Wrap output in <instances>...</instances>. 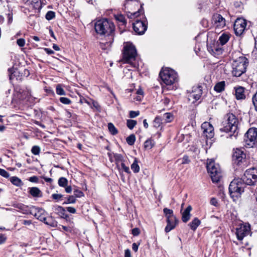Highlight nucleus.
Wrapping results in <instances>:
<instances>
[{
    "label": "nucleus",
    "instance_id": "338daca9",
    "mask_svg": "<svg viewBox=\"0 0 257 257\" xmlns=\"http://www.w3.org/2000/svg\"><path fill=\"white\" fill-rule=\"evenodd\" d=\"M143 94H144L143 90L141 88L139 89L137 91V95H141L143 96Z\"/></svg>",
    "mask_w": 257,
    "mask_h": 257
},
{
    "label": "nucleus",
    "instance_id": "052dcab7",
    "mask_svg": "<svg viewBox=\"0 0 257 257\" xmlns=\"http://www.w3.org/2000/svg\"><path fill=\"white\" fill-rule=\"evenodd\" d=\"M44 50L47 54H49V55L54 53V52L52 50H51V49H49V48H45Z\"/></svg>",
    "mask_w": 257,
    "mask_h": 257
},
{
    "label": "nucleus",
    "instance_id": "37998d69",
    "mask_svg": "<svg viewBox=\"0 0 257 257\" xmlns=\"http://www.w3.org/2000/svg\"><path fill=\"white\" fill-rule=\"evenodd\" d=\"M55 17V12L50 11L46 14L45 18L47 20H51Z\"/></svg>",
    "mask_w": 257,
    "mask_h": 257
},
{
    "label": "nucleus",
    "instance_id": "4468645a",
    "mask_svg": "<svg viewBox=\"0 0 257 257\" xmlns=\"http://www.w3.org/2000/svg\"><path fill=\"white\" fill-rule=\"evenodd\" d=\"M133 29L136 33L138 35L144 34L147 29L146 20H141L137 18L133 23Z\"/></svg>",
    "mask_w": 257,
    "mask_h": 257
},
{
    "label": "nucleus",
    "instance_id": "a19ab883",
    "mask_svg": "<svg viewBox=\"0 0 257 257\" xmlns=\"http://www.w3.org/2000/svg\"><path fill=\"white\" fill-rule=\"evenodd\" d=\"M54 210L56 213H60L61 214H64L65 212L64 208L60 206H54Z\"/></svg>",
    "mask_w": 257,
    "mask_h": 257
},
{
    "label": "nucleus",
    "instance_id": "603ef678",
    "mask_svg": "<svg viewBox=\"0 0 257 257\" xmlns=\"http://www.w3.org/2000/svg\"><path fill=\"white\" fill-rule=\"evenodd\" d=\"M140 114V111H130V117L131 118H135L136 117H137V116H138Z\"/></svg>",
    "mask_w": 257,
    "mask_h": 257
},
{
    "label": "nucleus",
    "instance_id": "f8f14e48",
    "mask_svg": "<svg viewBox=\"0 0 257 257\" xmlns=\"http://www.w3.org/2000/svg\"><path fill=\"white\" fill-rule=\"evenodd\" d=\"M45 214L46 212L44 209L36 207L34 206H33L31 214L34 215L37 219L44 222L45 224L52 226L53 225L51 223L47 221Z\"/></svg>",
    "mask_w": 257,
    "mask_h": 257
},
{
    "label": "nucleus",
    "instance_id": "c756f323",
    "mask_svg": "<svg viewBox=\"0 0 257 257\" xmlns=\"http://www.w3.org/2000/svg\"><path fill=\"white\" fill-rule=\"evenodd\" d=\"M10 181L13 184L17 186H21L23 185L21 180L16 176L12 177L10 178Z\"/></svg>",
    "mask_w": 257,
    "mask_h": 257
},
{
    "label": "nucleus",
    "instance_id": "9b49d317",
    "mask_svg": "<svg viewBox=\"0 0 257 257\" xmlns=\"http://www.w3.org/2000/svg\"><path fill=\"white\" fill-rule=\"evenodd\" d=\"M250 233V226L248 223L241 224L236 229L235 234L239 240H242L245 236Z\"/></svg>",
    "mask_w": 257,
    "mask_h": 257
},
{
    "label": "nucleus",
    "instance_id": "f3484780",
    "mask_svg": "<svg viewBox=\"0 0 257 257\" xmlns=\"http://www.w3.org/2000/svg\"><path fill=\"white\" fill-rule=\"evenodd\" d=\"M202 94V90L200 86L193 87L192 91L189 92L188 95L189 101H192V103H194L199 100Z\"/></svg>",
    "mask_w": 257,
    "mask_h": 257
},
{
    "label": "nucleus",
    "instance_id": "3c124183",
    "mask_svg": "<svg viewBox=\"0 0 257 257\" xmlns=\"http://www.w3.org/2000/svg\"><path fill=\"white\" fill-rule=\"evenodd\" d=\"M74 195L75 197L80 198L84 196V193L81 191L76 189L74 191Z\"/></svg>",
    "mask_w": 257,
    "mask_h": 257
},
{
    "label": "nucleus",
    "instance_id": "dca6fc26",
    "mask_svg": "<svg viewBox=\"0 0 257 257\" xmlns=\"http://www.w3.org/2000/svg\"><path fill=\"white\" fill-rule=\"evenodd\" d=\"M113 157L115 160V162L117 167L120 169L121 167V169L126 173H130V168L125 164V160L122 156L119 154H114Z\"/></svg>",
    "mask_w": 257,
    "mask_h": 257
},
{
    "label": "nucleus",
    "instance_id": "09e8293b",
    "mask_svg": "<svg viewBox=\"0 0 257 257\" xmlns=\"http://www.w3.org/2000/svg\"><path fill=\"white\" fill-rule=\"evenodd\" d=\"M59 100L61 103L64 104H69L71 102V100L67 97H61L60 98Z\"/></svg>",
    "mask_w": 257,
    "mask_h": 257
},
{
    "label": "nucleus",
    "instance_id": "0e129e2a",
    "mask_svg": "<svg viewBox=\"0 0 257 257\" xmlns=\"http://www.w3.org/2000/svg\"><path fill=\"white\" fill-rule=\"evenodd\" d=\"M32 223V221L30 220H23V224L26 225H30Z\"/></svg>",
    "mask_w": 257,
    "mask_h": 257
},
{
    "label": "nucleus",
    "instance_id": "ddd939ff",
    "mask_svg": "<svg viewBox=\"0 0 257 257\" xmlns=\"http://www.w3.org/2000/svg\"><path fill=\"white\" fill-rule=\"evenodd\" d=\"M246 21L243 18L237 19L234 24V30L236 36L241 35L246 27Z\"/></svg>",
    "mask_w": 257,
    "mask_h": 257
},
{
    "label": "nucleus",
    "instance_id": "b1692460",
    "mask_svg": "<svg viewBox=\"0 0 257 257\" xmlns=\"http://www.w3.org/2000/svg\"><path fill=\"white\" fill-rule=\"evenodd\" d=\"M29 193L33 197H41L42 196V193L41 191L36 187H33L29 188Z\"/></svg>",
    "mask_w": 257,
    "mask_h": 257
},
{
    "label": "nucleus",
    "instance_id": "7ed1b4c3",
    "mask_svg": "<svg viewBox=\"0 0 257 257\" xmlns=\"http://www.w3.org/2000/svg\"><path fill=\"white\" fill-rule=\"evenodd\" d=\"M137 56L136 48L132 43L127 42L124 44L121 59L123 63H130L134 67H137V64L133 62L136 60Z\"/></svg>",
    "mask_w": 257,
    "mask_h": 257
},
{
    "label": "nucleus",
    "instance_id": "de8ad7c7",
    "mask_svg": "<svg viewBox=\"0 0 257 257\" xmlns=\"http://www.w3.org/2000/svg\"><path fill=\"white\" fill-rule=\"evenodd\" d=\"M31 152L34 155H39L40 152V148L37 146H34L32 147Z\"/></svg>",
    "mask_w": 257,
    "mask_h": 257
},
{
    "label": "nucleus",
    "instance_id": "8fccbe9b",
    "mask_svg": "<svg viewBox=\"0 0 257 257\" xmlns=\"http://www.w3.org/2000/svg\"><path fill=\"white\" fill-rule=\"evenodd\" d=\"M0 175L2 176L8 178L10 177V174L3 169L0 168Z\"/></svg>",
    "mask_w": 257,
    "mask_h": 257
},
{
    "label": "nucleus",
    "instance_id": "473e14b6",
    "mask_svg": "<svg viewBox=\"0 0 257 257\" xmlns=\"http://www.w3.org/2000/svg\"><path fill=\"white\" fill-rule=\"evenodd\" d=\"M68 183V181L67 179L65 177H60L58 181V184L59 185V186L62 187H65L67 186Z\"/></svg>",
    "mask_w": 257,
    "mask_h": 257
},
{
    "label": "nucleus",
    "instance_id": "6e6d98bb",
    "mask_svg": "<svg viewBox=\"0 0 257 257\" xmlns=\"http://www.w3.org/2000/svg\"><path fill=\"white\" fill-rule=\"evenodd\" d=\"M132 233L133 235L138 236L140 233V231L138 228H135L132 230Z\"/></svg>",
    "mask_w": 257,
    "mask_h": 257
},
{
    "label": "nucleus",
    "instance_id": "20e7f679",
    "mask_svg": "<svg viewBox=\"0 0 257 257\" xmlns=\"http://www.w3.org/2000/svg\"><path fill=\"white\" fill-rule=\"evenodd\" d=\"M246 185L247 184L243 180V177L241 178L234 179L230 182L228 189L230 195L233 200L240 196L244 191Z\"/></svg>",
    "mask_w": 257,
    "mask_h": 257
},
{
    "label": "nucleus",
    "instance_id": "412c9836",
    "mask_svg": "<svg viewBox=\"0 0 257 257\" xmlns=\"http://www.w3.org/2000/svg\"><path fill=\"white\" fill-rule=\"evenodd\" d=\"M14 206L15 207L20 209L22 213L28 215L31 214V210H32L33 206H27L22 203H18Z\"/></svg>",
    "mask_w": 257,
    "mask_h": 257
},
{
    "label": "nucleus",
    "instance_id": "2f4dec72",
    "mask_svg": "<svg viewBox=\"0 0 257 257\" xmlns=\"http://www.w3.org/2000/svg\"><path fill=\"white\" fill-rule=\"evenodd\" d=\"M131 169L135 173H138L140 171V167L138 165V161L137 158L135 159L133 163L132 164Z\"/></svg>",
    "mask_w": 257,
    "mask_h": 257
},
{
    "label": "nucleus",
    "instance_id": "864d4df0",
    "mask_svg": "<svg viewBox=\"0 0 257 257\" xmlns=\"http://www.w3.org/2000/svg\"><path fill=\"white\" fill-rule=\"evenodd\" d=\"M28 180L31 182H33V183H38L39 182V178L37 176H32L31 177H30L29 179H28Z\"/></svg>",
    "mask_w": 257,
    "mask_h": 257
},
{
    "label": "nucleus",
    "instance_id": "a18cd8bd",
    "mask_svg": "<svg viewBox=\"0 0 257 257\" xmlns=\"http://www.w3.org/2000/svg\"><path fill=\"white\" fill-rule=\"evenodd\" d=\"M252 102L255 110L257 111V91L252 97Z\"/></svg>",
    "mask_w": 257,
    "mask_h": 257
},
{
    "label": "nucleus",
    "instance_id": "72a5a7b5",
    "mask_svg": "<svg viewBox=\"0 0 257 257\" xmlns=\"http://www.w3.org/2000/svg\"><path fill=\"white\" fill-rule=\"evenodd\" d=\"M66 201L63 202V204H72L76 202V199L73 195L69 196L67 198H66Z\"/></svg>",
    "mask_w": 257,
    "mask_h": 257
},
{
    "label": "nucleus",
    "instance_id": "4c0bfd02",
    "mask_svg": "<svg viewBox=\"0 0 257 257\" xmlns=\"http://www.w3.org/2000/svg\"><path fill=\"white\" fill-rule=\"evenodd\" d=\"M137 123V121L133 119H128L126 121V125L130 130H132Z\"/></svg>",
    "mask_w": 257,
    "mask_h": 257
},
{
    "label": "nucleus",
    "instance_id": "58836bf2",
    "mask_svg": "<svg viewBox=\"0 0 257 257\" xmlns=\"http://www.w3.org/2000/svg\"><path fill=\"white\" fill-rule=\"evenodd\" d=\"M177 162H180L181 164H187L190 162V160L188 156L185 155L182 158L178 159Z\"/></svg>",
    "mask_w": 257,
    "mask_h": 257
},
{
    "label": "nucleus",
    "instance_id": "6ab92c4d",
    "mask_svg": "<svg viewBox=\"0 0 257 257\" xmlns=\"http://www.w3.org/2000/svg\"><path fill=\"white\" fill-rule=\"evenodd\" d=\"M246 155L243 151L240 149H236L234 150L233 153V159L236 161L237 163L242 161L245 158Z\"/></svg>",
    "mask_w": 257,
    "mask_h": 257
},
{
    "label": "nucleus",
    "instance_id": "f257e3e1",
    "mask_svg": "<svg viewBox=\"0 0 257 257\" xmlns=\"http://www.w3.org/2000/svg\"><path fill=\"white\" fill-rule=\"evenodd\" d=\"M238 119L235 115L229 113L227 115L226 120L222 122L220 131L229 133L230 138L236 139L238 133Z\"/></svg>",
    "mask_w": 257,
    "mask_h": 257
},
{
    "label": "nucleus",
    "instance_id": "ea45409f",
    "mask_svg": "<svg viewBox=\"0 0 257 257\" xmlns=\"http://www.w3.org/2000/svg\"><path fill=\"white\" fill-rule=\"evenodd\" d=\"M153 146V144L152 143V141L151 140H147L144 143V148L145 149L150 150Z\"/></svg>",
    "mask_w": 257,
    "mask_h": 257
},
{
    "label": "nucleus",
    "instance_id": "79ce46f5",
    "mask_svg": "<svg viewBox=\"0 0 257 257\" xmlns=\"http://www.w3.org/2000/svg\"><path fill=\"white\" fill-rule=\"evenodd\" d=\"M161 124V120L160 117L157 116L155 117L153 121V126L155 128H158L160 126Z\"/></svg>",
    "mask_w": 257,
    "mask_h": 257
},
{
    "label": "nucleus",
    "instance_id": "9d476101",
    "mask_svg": "<svg viewBox=\"0 0 257 257\" xmlns=\"http://www.w3.org/2000/svg\"><path fill=\"white\" fill-rule=\"evenodd\" d=\"M243 180L247 185H253L257 182V168H252L245 171Z\"/></svg>",
    "mask_w": 257,
    "mask_h": 257
},
{
    "label": "nucleus",
    "instance_id": "cd10ccee",
    "mask_svg": "<svg viewBox=\"0 0 257 257\" xmlns=\"http://www.w3.org/2000/svg\"><path fill=\"white\" fill-rule=\"evenodd\" d=\"M163 212L166 218V219L176 218V216L173 213V210L172 209L167 208H165L163 209Z\"/></svg>",
    "mask_w": 257,
    "mask_h": 257
},
{
    "label": "nucleus",
    "instance_id": "a211bd4d",
    "mask_svg": "<svg viewBox=\"0 0 257 257\" xmlns=\"http://www.w3.org/2000/svg\"><path fill=\"white\" fill-rule=\"evenodd\" d=\"M201 129L203 135L207 138H212L214 136V128L208 122H204L201 125Z\"/></svg>",
    "mask_w": 257,
    "mask_h": 257
},
{
    "label": "nucleus",
    "instance_id": "13d9d810",
    "mask_svg": "<svg viewBox=\"0 0 257 257\" xmlns=\"http://www.w3.org/2000/svg\"><path fill=\"white\" fill-rule=\"evenodd\" d=\"M7 239V237L4 234L0 235V244L4 243Z\"/></svg>",
    "mask_w": 257,
    "mask_h": 257
},
{
    "label": "nucleus",
    "instance_id": "69168bd1",
    "mask_svg": "<svg viewBox=\"0 0 257 257\" xmlns=\"http://www.w3.org/2000/svg\"><path fill=\"white\" fill-rule=\"evenodd\" d=\"M210 203L212 205H213L214 206H216V205L217 204V201L216 199L212 198L210 201Z\"/></svg>",
    "mask_w": 257,
    "mask_h": 257
},
{
    "label": "nucleus",
    "instance_id": "5701e85b",
    "mask_svg": "<svg viewBox=\"0 0 257 257\" xmlns=\"http://www.w3.org/2000/svg\"><path fill=\"white\" fill-rule=\"evenodd\" d=\"M192 209L191 206L189 205L182 213V220L183 222L186 223L190 220Z\"/></svg>",
    "mask_w": 257,
    "mask_h": 257
},
{
    "label": "nucleus",
    "instance_id": "49530a36",
    "mask_svg": "<svg viewBox=\"0 0 257 257\" xmlns=\"http://www.w3.org/2000/svg\"><path fill=\"white\" fill-rule=\"evenodd\" d=\"M51 197L53 199L57 202L62 200L63 195L61 194H53L51 195Z\"/></svg>",
    "mask_w": 257,
    "mask_h": 257
},
{
    "label": "nucleus",
    "instance_id": "4d7b16f0",
    "mask_svg": "<svg viewBox=\"0 0 257 257\" xmlns=\"http://www.w3.org/2000/svg\"><path fill=\"white\" fill-rule=\"evenodd\" d=\"M66 209L67 210L71 213H75L76 212L75 208L73 207H67Z\"/></svg>",
    "mask_w": 257,
    "mask_h": 257
},
{
    "label": "nucleus",
    "instance_id": "c9c22d12",
    "mask_svg": "<svg viewBox=\"0 0 257 257\" xmlns=\"http://www.w3.org/2000/svg\"><path fill=\"white\" fill-rule=\"evenodd\" d=\"M56 92L58 95H65L66 94V92L63 88L62 87L60 84H58L56 86Z\"/></svg>",
    "mask_w": 257,
    "mask_h": 257
},
{
    "label": "nucleus",
    "instance_id": "393cba45",
    "mask_svg": "<svg viewBox=\"0 0 257 257\" xmlns=\"http://www.w3.org/2000/svg\"><path fill=\"white\" fill-rule=\"evenodd\" d=\"M28 5H31L32 7L35 9L40 10L42 8V2L41 0H30Z\"/></svg>",
    "mask_w": 257,
    "mask_h": 257
},
{
    "label": "nucleus",
    "instance_id": "c03bdc74",
    "mask_svg": "<svg viewBox=\"0 0 257 257\" xmlns=\"http://www.w3.org/2000/svg\"><path fill=\"white\" fill-rule=\"evenodd\" d=\"M163 117L166 122H169L172 120L173 115L170 113H165L163 115Z\"/></svg>",
    "mask_w": 257,
    "mask_h": 257
},
{
    "label": "nucleus",
    "instance_id": "bf43d9fd",
    "mask_svg": "<svg viewBox=\"0 0 257 257\" xmlns=\"http://www.w3.org/2000/svg\"><path fill=\"white\" fill-rule=\"evenodd\" d=\"M124 257H131V251L129 249L125 250Z\"/></svg>",
    "mask_w": 257,
    "mask_h": 257
},
{
    "label": "nucleus",
    "instance_id": "774afa93",
    "mask_svg": "<svg viewBox=\"0 0 257 257\" xmlns=\"http://www.w3.org/2000/svg\"><path fill=\"white\" fill-rule=\"evenodd\" d=\"M143 97V95H138L135 98V99H136L137 101H141L142 98Z\"/></svg>",
    "mask_w": 257,
    "mask_h": 257
},
{
    "label": "nucleus",
    "instance_id": "680f3d73",
    "mask_svg": "<svg viewBox=\"0 0 257 257\" xmlns=\"http://www.w3.org/2000/svg\"><path fill=\"white\" fill-rule=\"evenodd\" d=\"M132 249L135 252H137L138 250V245L136 243H134L132 245Z\"/></svg>",
    "mask_w": 257,
    "mask_h": 257
},
{
    "label": "nucleus",
    "instance_id": "5fc2aeb1",
    "mask_svg": "<svg viewBox=\"0 0 257 257\" xmlns=\"http://www.w3.org/2000/svg\"><path fill=\"white\" fill-rule=\"evenodd\" d=\"M17 44L20 47H23L25 44V40L24 39H19L17 41Z\"/></svg>",
    "mask_w": 257,
    "mask_h": 257
},
{
    "label": "nucleus",
    "instance_id": "4be33fe9",
    "mask_svg": "<svg viewBox=\"0 0 257 257\" xmlns=\"http://www.w3.org/2000/svg\"><path fill=\"white\" fill-rule=\"evenodd\" d=\"M235 97L237 100L244 99L245 95L244 94V88L242 86L234 87Z\"/></svg>",
    "mask_w": 257,
    "mask_h": 257
},
{
    "label": "nucleus",
    "instance_id": "1a4fd4ad",
    "mask_svg": "<svg viewBox=\"0 0 257 257\" xmlns=\"http://www.w3.org/2000/svg\"><path fill=\"white\" fill-rule=\"evenodd\" d=\"M207 47L208 52L215 57H218L223 53L222 46L219 43L218 41L208 42Z\"/></svg>",
    "mask_w": 257,
    "mask_h": 257
},
{
    "label": "nucleus",
    "instance_id": "f704fd0d",
    "mask_svg": "<svg viewBox=\"0 0 257 257\" xmlns=\"http://www.w3.org/2000/svg\"><path fill=\"white\" fill-rule=\"evenodd\" d=\"M108 128L110 133L113 135H115L117 134L118 132L116 127L111 122L108 124Z\"/></svg>",
    "mask_w": 257,
    "mask_h": 257
},
{
    "label": "nucleus",
    "instance_id": "7c9ffc66",
    "mask_svg": "<svg viewBox=\"0 0 257 257\" xmlns=\"http://www.w3.org/2000/svg\"><path fill=\"white\" fill-rule=\"evenodd\" d=\"M115 20L120 23L122 25H125L126 21L124 16L121 14H117L114 15Z\"/></svg>",
    "mask_w": 257,
    "mask_h": 257
},
{
    "label": "nucleus",
    "instance_id": "aec40b11",
    "mask_svg": "<svg viewBox=\"0 0 257 257\" xmlns=\"http://www.w3.org/2000/svg\"><path fill=\"white\" fill-rule=\"evenodd\" d=\"M167 225L165 228V231L166 233L170 232L174 229L178 223V220L177 218L166 219Z\"/></svg>",
    "mask_w": 257,
    "mask_h": 257
},
{
    "label": "nucleus",
    "instance_id": "c85d7f7f",
    "mask_svg": "<svg viewBox=\"0 0 257 257\" xmlns=\"http://www.w3.org/2000/svg\"><path fill=\"white\" fill-rule=\"evenodd\" d=\"M229 35L228 34L223 33L219 37L218 42L221 45L226 44L229 39Z\"/></svg>",
    "mask_w": 257,
    "mask_h": 257
},
{
    "label": "nucleus",
    "instance_id": "e433bc0d",
    "mask_svg": "<svg viewBox=\"0 0 257 257\" xmlns=\"http://www.w3.org/2000/svg\"><path fill=\"white\" fill-rule=\"evenodd\" d=\"M127 143L129 145H133L134 144L136 141V137L134 134L129 136L126 139Z\"/></svg>",
    "mask_w": 257,
    "mask_h": 257
},
{
    "label": "nucleus",
    "instance_id": "f03ea898",
    "mask_svg": "<svg viewBox=\"0 0 257 257\" xmlns=\"http://www.w3.org/2000/svg\"><path fill=\"white\" fill-rule=\"evenodd\" d=\"M95 30L100 35H106L113 40V34L115 30V26L111 21L107 19H102L98 20L95 24Z\"/></svg>",
    "mask_w": 257,
    "mask_h": 257
},
{
    "label": "nucleus",
    "instance_id": "a878e982",
    "mask_svg": "<svg viewBox=\"0 0 257 257\" xmlns=\"http://www.w3.org/2000/svg\"><path fill=\"white\" fill-rule=\"evenodd\" d=\"M200 223V220L197 217H195L192 221L188 224V226H190L192 230L195 231Z\"/></svg>",
    "mask_w": 257,
    "mask_h": 257
},
{
    "label": "nucleus",
    "instance_id": "2eb2a0df",
    "mask_svg": "<svg viewBox=\"0 0 257 257\" xmlns=\"http://www.w3.org/2000/svg\"><path fill=\"white\" fill-rule=\"evenodd\" d=\"M211 23L215 28L222 29L226 26V20L221 15L214 14L211 19Z\"/></svg>",
    "mask_w": 257,
    "mask_h": 257
},
{
    "label": "nucleus",
    "instance_id": "bb28decb",
    "mask_svg": "<svg viewBox=\"0 0 257 257\" xmlns=\"http://www.w3.org/2000/svg\"><path fill=\"white\" fill-rule=\"evenodd\" d=\"M225 82L222 81L217 83L214 87V90L217 92H221L225 89Z\"/></svg>",
    "mask_w": 257,
    "mask_h": 257
},
{
    "label": "nucleus",
    "instance_id": "6e6552de",
    "mask_svg": "<svg viewBox=\"0 0 257 257\" xmlns=\"http://www.w3.org/2000/svg\"><path fill=\"white\" fill-rule=\"evenodd\" d=\"M257 142V128H250L245 134L244 137V146L246 148L252 147Z\"/></svg>",
    "mask_w": 257,
    "mask_h": 257
},
{
    "label": "nucleus",
    "instance_id": "39448f33",
    "mask_svg": "<svg viewBox=\"0 0 257 257\" xmlns=\"http://www.w3.org/2000/svg\"><path fill=\"white\" fill-rule=\"evenodd\" d=\"M248 60L244 56H241L233 60L232 63L231 73L233 76L240 77L246 71L248 65Z\"/></svg>",
    "mask_w": 257,
    "mask_h": 257
},
{
    "label": "nucleus",
    "instance_id": "0eeeda50",
    "mask_svg": "<svg viewBox=\"0 0 257 257\" xmlns=\"http://www.w3.org/2000/svg\"><path fill=\"white\" fill-rule=\"evenodd\" d=\"M162 81L167 85H171L178 80L177 73L173 69L166 68L159 74Z\"/></svg>",
    "mask_w": 257,
    "mask_h": 257
},
{
    "label": "nucleus",
    "instance_id": "423d86ee",
    "mask_svg": "<svg viewBox=\"0 0 257 257\" xmlns=\"http://www.w3.org/2000/svg\"><path fill=\"white\" fill-rule=\"evenodd\" d=\"M206 167L212 182L214 183L218 182L222 177L221 171L219 165L216 164L213 160H207Z\"/></svg>",
    "mask_w": 257,
    "mask_h": 257
},
{
    "label": "nucleus",
    "instance_id": "e2e57ef3",
    "mask_svg": "<svg viewBox=\"0 0 257 257\" xmlns=\"http://www.w3.org/2000/svg\"><path fill=\"white\" fill-rule=\"evenodd\" d=\"M65 191L68 193H70L72 191V187L71 186H67L66 187H65Z\"/></svg>",
    "mask_w": 257,
    "mask_h": 257
}]
</instances>
